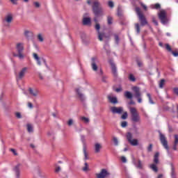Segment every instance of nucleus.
Returning <instances> with one entry per match:
<instances>
[{
    "instance_id": "1",
    "label": "nucleus",
    "mask_w": 178,
    "mask_h": 178,
    "mask_svg": "<svg viewBox=\"0 0 178 178\" xmlns=\"http://www.w3.org/2000/svg\"><path fill=\"white\" fill-rule=\"evenodd\" d=\"M92 9L96 17H98V16H102L104 15V8H102V6H101V3L98 0L92 2Z\"/></svg>"
},
{
    "instance_id": "2",
    "label": "nucleus",
    "mask_w": 178,
    "mask_h": 178,
    "mask_svg": "<svg viewBox=\"0 0 178 178\" xmlns=\"http://www.w3.org/2000/svg\"><path fill=\"white\" fill-rule=\"evenodd\" d=\"M129 111L131 115L132 122H134V123H139V122H141L140 114H138L136 108L130 107Z\"/></svg>"
},
{
    "instance_id": "3",
    "label": "nucleus",
    "mask_w": 178,
    "mask_h": 178,
    "mask_svg": "<svg viewBox=\"0 0 178 178\" xmlns=\"http://www.w3.org/2000/svg\"><path fill=\"white\" fill-rule=\"evenodd\" d=\"M16 49L18 52V54H15L14 56H17L19 59H24V55L23 54V51H24V43H17Z\"/></svg>"
},
{
    "instance_id": "4",
    "label": "nucleus",
    "mask_w": 178,
    "mask_h": 178,
    "mask_svg": "<svg viewBox=\"0 0 178 178\" xmlns=\"http://www.w3.org/2000/svg\"><path fill=\"white\" fill-rule=\"evenodd\" d=\"M136 13L138 16V19L141 26H146V24H148V22H147L145 16H144V14H143V13H141V9L139 7L136 8Z\"/></svg>"
},
{
    "instance_id": "5",
    "label": "nucleus",
    "mask_w": 178,
    "mask_h": 178,
    "mask_svg": "<svg viewBox=\"0 0 178 178\" xmlns=\"http://www.w3.org/2000/svg\"><path fill=\"white\" fill-rule=\"evenodd\" d=\"M132 90L134 92V97L136 98L138 103L141 104L143 102V97L141 95V90L139 87L134 86Z\"/></svg>"
},
{
    "instance_id": "6",
    "label": "nucleus",
    "mask_w": 178,
    "mask_h": 178,
    "mask_svg": "<svg viewBox=\"0 0 178 178\" xmlns=\"http://www.w3.org/2000/svg\"><path fill=\"white\" fill-rule=\"evenodd\" d=\"M159 138L161 143V145L169 152V145H168V140L166 139V136L161 132H159Z\"/></svg>"
},
{
    "instance_id": "7",
    "label": "nucleus",
    "mask_w": 178,
    "mask_h": 178,
    "mask_svg": "<svg viewBox=\"0 0 178 178\" xmlns=\"http://www.w3.org/2000/svg\"><path fill=\"white\" fill-rule=\"evenodd\" d=\"M127 139L131 145L137 147L138 145V140L133 138V134L130 132L127 134Z\"/></svg>"
},
{
    "instance_id": "8",
    "label": "nucleus",
    "mask_w": 178,
    "mask_h": 178,
    "mask_svg": "<svg viewBox=\"0 0 178 178\" xmlns=\"http://www.w3.org/2000/svg\"><path fill=\"white\" fill-rule=\"evenodd\" d=\"M159 19H160L162 24H166L168 23V17L166 16V11L161 10L159 13Z\"/></svg>"
},
{
    "instance_id": "9",
    "label": "nucleus",
    "mask_w": 178,
    "mask_h": 178,
    "mask_svg": "<svg viewBox=\"0 0 178 178\" xmlns=\"http://www.w3.org/2000/svg\"><path fill=\"white\" fill-rule=\"evenodd\" d=\"M29 70V67H23L19 72L18 73V74L16 76V79L17 81H19V80H22L23 77H24V76H26V74L27 73V71Z\"/></svg>"
},
{
    "instance_id": "10",
    "label": "nucleus",
    "mask_w": 178,
    "mask_h": 178,
    "mask_svg": "<svg viewBox=\"0 0 178 178\" xmlns=\"http://www.w3.org/2000/svg\"><path fill=\"white\" fill-rule=\"evenodd\" d=\"M109 176V172L106 169H102L99 173L96 174L97 178H105Z\"/></svg>"
},
{
    "instance_id": "11",
    "label": "nucleus",
    "mask_w": 178,
    "mask_h": 178,
    "mask_svg": "<svg viewBox=\"0 0 178 178\" xmlns=\"http://www.w3.org/2000/svg\"><path fill=\"white\" fill-rule=\"evenodd\" d=\"M97 62H98V58H97L96 57H92L91 58V66L94 72H97L98 70V66L97 65Z\"/></svg>"
},
{
    "instance_id": "12",
    "label": "nucleus",
    "mask_w": 178,
    "mask_h": 178,
    "mask_svg": "<svg viewBox=\"0 0 178 178\" xmlns=\"http://www.w3.org/2000/svg\"><path fill=\"white\" fill-rule=\"evenodd\" d=\"M95 154H99L101 149H102V145L101 143H96L94 145Z\"/></svg>"
},
{
    "instance_id": "13",
    "label": "nucleus",
    "mask_w": 178,
    "mask_h": 178,
    "mask_svg": "<svg viewBox=\"0 0 178 178\" xmlns=\"http://www.w3.org/2000/svg\"><path fill=\"white\" fill-rule=\"evenodd\" d=\"M20 166H22V164L19 163L13 168V170L15 172L17 178L20 177Z\"/></svg>"
},
{
    "instance_id": "14",
    "label": "nucleus",
    "mask_w": 178,
    "mask_h": 178,
    "mask_svg": "<svg viewBox=\"0 0 178 178\" xmlns=\"http://www.w3.org/2000/svg\"><path fill=\"white\" fill-rule=\"evenodd\" d=\"M33 59H35V60H36L38 66H41V61L42 60L43 62H45V60H44L43 58H41L38 56V54H37L36 53H33Z\"/></svg>"
},
{
    "instance_id": "15",
    "label": "nucleus",
    "mask_w": 178,
    "mask_h": 178,
    "mask_svg": "<svg viewBox=\"0 0 178 178\" xmlns=\"http://www.w3.org/2000/svg\"><path fill=\"white\" fill-rule=\"evenodd\" d=\"M29 94H31L32 97H38V94H40V91L38 89H33L31 88H29Z\"/></svg>"
},
{
    "instance_id": "16",
    "label": "nucleus",
    "mask_w": 178,
    "mask_h": 178,
    "mask_svg": "<svg viewBox=\"0 0 178 178\" xmlns=\"http://www.w3.org/2000/svg\"><path fill=\"white\" fill-rule=\"evenodd\" d=\"M111 112L113 113H118L120 115L123 112V108L122 107H111Z\"/></svg>"
},
{
    "instance_id": "17",
    "label": "nucleus",
    "mask_w": 178,
    "mask_h": 178,
    "mask_svg": "<svg viewBox=\"0 0 178 178\" xmlns=\"http://www.w3.org/2000/svg\"><path fill=\"white\" fill-rule=\"evenodd\" d=\"M108 99L111 104H118V98L116 97H112L111 95H108Z\"/></svg>"
},
{
    "instance_id": "18",
    "label": "nucleus",
    "mask_w": 178,
    "mask_h": 178,
    "mask_svg": "<svg viewBox=\"0 0 178 178\" xmlns=\"http://www.w3.org/2000/svg\"><path fill=\"white\" fill-rule=\"evenodd\" d=\"M76 92L79 99H81V101H84V99H86V98L84 97V95L81 93V91L79 88L76 89Z\"/></svg>"
},
{
    "instance_id": "19",
    "label": "nucleus",
    "mask_w": 178,
    "mask_h": 178,
    "mask_svg": "<svg viewBox=\"0 0 178 178\" xmlns=\"http://www.w3.org/2000/svg\"><path fill=\"white\" fill-rule=\"evenodd\" d=\"M111 70L114 77H118V70L116 69V65L111 63Z\"/></svg>"
},
{
    "instance_id": "20",
    "label": "nucleus",
    "mask_w": 178,
    "mask_h": 178,
    "mask_svg": "<svg viewBox=\"0 0 178 178\" xmlns=\"http://www.w3.org/2000/svg\"><path fill=\"white\" fill-rule=\"evenodd\" d=\"M174 138H175V140H174V145H173L172 148H173L174 151H177V144H178V136L175 135Z\"/></svg>"
},
{
    "instance_id": "21",
    "label": "nucleus",
    "mask_w": 178,
    "mask_h": 178,
    "mask_svg": "<svg viewBox=\"0 0 178 178\" xmlns=\"http://www.w3.org/2000/svg\"><path fill=\"white\" fill-rule=\"evenodd\" d=\"M109 37L105 35V33L98 31V39L99 41H103L104 38H108Z\"/></svg>"
},
{
    "instance_id": "22",
    "label": "nucleus",
    "mask_w": 178,
    "mask_h": 178,
    "mask_svg": "<svg viewBox=\"0 0 178 178\" xmlns=\"http://www.w3.org/2000/svg\"><path fill=\"white\" fill-rule=\"evenodd\" d=\"M83 24L84 26H88V24H91V19L90 17L83 18Z\"/></svg>"
},
{
    "instance_id": "23",
    "label": "nucleus",
    "mask_w": 178,
    "mask_h": 178,
    "mask_svg": "<svg viewBox=\"0 0 178 178\" xmlns=\"http://www.w3.org/2000/svg\"><path fill=\"white\" fill-rule=\"evenodd\" d=\"M12 20H13V17L10 14L8 15L5 17V21L6 22V23H12Z\"/></svg>"
},
{
    "instance_id": "24",
    "label": "nucleus",
    "mask_w": 178,
    "mask_h": 178,
    "mask_svg": "<svg viewBox=\"0 0 178 178\" xmlns=\"http://www.w3.org/2000/svg\"><path fill=\"white\" fill-rule=\"evenodd\" d=\"M154 162L156 163V165L159 163V152H156L154 154Z\"/></svg>"
},
{
    "instance_id": "25",
    "label": "nucleus",
    "mask_w": 178,
    "mask_h": 178,
    "mask_svg": "<svg viewBox=\"0 0 178 178\" xmlns=\"http://www.w3.org/2000/svg\"><path fill=\"white\" fill-rule=\"evenodd\" d=\"M24 35L28 39L31 38V37H33V32L29 31H25Z\"/></svg>"
},
{
    "instance_id": "26",
    "label": "nucleus",
    "mask_w": 178,
    "mask_h": 178,
    "mask_svg": "<svg viewBox=\"0 0 178 178\" xmlns=\"http://www.w3.org/2000/svg\"><path fill=\"white\" fill-rule=\"evenodd\" d=\"M124 97L127 98L128 99H131L133 98V94L129 91H126L124 92Z\"/></svg>"
},
{
    "instance_id": "27",
    "label": "nucleus",
    "mask_w": 178,
    "mask_h": 178,
    "mask_svg": "<svg viewBox=\"0 0 178 178\" xmlns=\"http://www.w3.org/2000/svg\"><path fill=\"white\" fill-rule=\"evenodd\" d=\"M83 151L85 156V160L87 161V159H88V154H87V147H86V145H83Z\"/></svg>"
},
{
    "instance_id": "28",
    "label": "nucleus",
    "mask_w": 178,
    "mask_h": 178,
    "mask_svg": "<svg viewBox=\"0 0 178 178\" xmlns=\"http://www.w3.org/2000/svg\"><path fill=\"white\" fill-rule=\"evenodd\" d=\"M150 169H152L156 173V172H158V167H156V164H151Z\"/></svg>"
},
{
    "instance_id": "29",
    "label": "nucleus",
    "mask_w": 178,
    "mask_h": 178,
    "mask_svg": "<svg viewBox=\"0 0 178 178\" xmlns=\"http://www.w3.org/2000/svg\"><path fill=\"white\" fill-rule=\"evenodd\" d=\"M138 169H143V163L140 160H138V163L135 164Z\"/></svg>"
},
{
    "instance_id": "30",
    "label": "nucleus",
    "mask_w": 178,
    "mask_h": 178,
    "mask_svg": "<svg viewBox=\"0 0 178 178\" xmlns=\"http://www.w3.org/2000/svg\"><path fill=\"white\" fill-rule=\"evenodd\" d=\"M107 23L111 25L113 23V18L111 16L107 17Z\"/></svg>"
},
{
    "instance_id": "31",
    "label": "nucleus",
    "mask_w": 178,
    "mask_h": 178,
    "mask_svg": "<svg viewBox=\"0 0 178 178\" xmlns=\"http://www.w3.org/2000/svg\"><path fill=\"white\" fill-rule=\"evenodd\" d=\"M147 97L149 99V104H152V105H154V100H152V98L151 97V94L147 93Z\"/></svg>"
},
{
    "instance_id": "32",
    "label": "nucleus",
    "mask_w": 178,
    "mask_h": 178,
    "mask_svg": "<svg viewBox=\"0 0 178 178\" xmlns=\"http://www.w3.org/2000/svg\"><path fill=\"white\" fill-rule=\"evenodd\" d=\"M114 38H115V43L119 44V41H120V39L119 38V35L115 33Z\"/></svg>"
},
{
    "instance_id": "33",
    "label": "nucleus",
    "mask_w": 178,
    "mask_h": 178,
    "mask_svg": "<svg viewBox=\"0 0 178 178\" xmlns=\"http://www.w3.org/2000/svg\"><path fill=\"white\" fill-rule=\"evenodd\" d=\"M26 126L29 133H33V126H31L30 124H28Z\"/></svg>"
},
{
    "instance_id": "34",
    "label": "nucleus",
    "mask_w": 178,
    "mask_h": 178,
    "mask_svg": "<svg viewBox=\"0 0 178 178\" xmlns=\"http://www.w3.org/2000/svg\"><path fill=\"white\" fill-rule=\"evenodd\" d=\"M82 170L83 172H88L89 168H88V163H85V166L82 168Z\"/></svg>"
},
{
    "instance_id": "35",
    "label": "nucleus",
    "mask_w": 178,
    "mask_h": 178,
    "mask_svg": "<svg viewBox=\"0 0 178 178\" xmlns=\"http://www.w3.org/2000/svg\"><path fill=\"white\" fill-rule=\"evenodd\" d=\"M129 79L130 81H136V77H134V75L133 74H129Z\"/></svg>"
},
{
    "instance_id": "36",
    "label": "nucleus",
    "mask_w": 178,
    "mask_h": 178,
    "mask_svg": "<svg viewBox=\"0 0 178 178\" xmlns=\"http://www.w3.org/2000/svg\"><path fill=\"white\" fill-rule=\"evenodd\" d=\"M165 84V79H161L159 83V88H163Z\"/></svg>"
},
{
    "instance_id": "37",
    "label": "nucleus",
    "mask_w": 178,
    "mask_h": 178,
    "mask_svg": "<svg viewBox=\"0 0 178 178\" xmlns=\"http://www.w3.org/2000/svg\"><path fill=\"white\" fill-rule=\"evenodd\" d=\"M135 27H136V33L138 34H140V24H136Z\"/></svg>"
},
{
    "instance_id": "38",
    "label": "nucleus",
    "mask_w": 178,
    "mask_h": 178,
    "mask_svg": "<svg viewBox=\"0 0 178 178\" xmlns=\"http://www.w3.org/2000/svg\"><path fill=\"white\" fill-rule=\"evenodd\" d=\"M81 120H82L85 123H88V122H90V120L86 117H81Z\"/></svg>"
},
{
    "instance_id": "39",
    "label": "nucleus",
    "mask_w": 178,
    "mask_h": 178,
    "mask_svg": "<svg viewBox=\"0 0 178 178\" xmlns=\"http://www.w3.org/2000/svg\"><path fill=\"white\" fill-rule=\"evenodd\" d=\"M113 141L114 145H115V146L119 145V140H118V138L114 137V138H113Z\"/></svg>"
},
{
    "instance_id": "40",
    "label": "nucleus",
    "mask_w": 178,
    "mask_h": 178,
    "mask_svg": "<svg viewBox=\"0 0 178 178\" xmlns=\"http://www.w3.org/2000/svg\"><path fill=\"white\" fill-rule=\"evenodd\" d=\"M38 39L40 42L44 41V38H42V35L41 34L38 35Z\"/></svg>"
},
{
    "instance_id": "41",
    "label": "nucleus",
    "mask_w": 178,
    "mask_h": 178,
    "mask_svg": "<svg viewBox=\"0 0 178 178\" xmlns=\"http://www.w3.org/2000/svg\"><path fill=\"white\" fill-rule=\"evenodd\" d=\"M127 116H128L127 112H124V113L122 114L121 118L124 120L127 119Z\"/></svg>"
},
{
    "instance_id": "42",
    "label": "nucleus",
    "mask_w": 178,
    "mask_h": 178,
    "mask_svg": "<svg viewBox=\"0 0 178 178\" xmlns=\"http://www.w3.org/2000/svg\"><path fill=\"white\" fill-rule=\"evenodd\" d=\"M136 62H137L138 66L139 67H142V66H143V62H142L141 60H137Z\"/></svg>"
},
{
    "instance_id": "43",
    "label": "nucleus",
    "mask_w": 178,
    "mask_h": 178,
    "mask_svg": "<svg viewBox=\"0 0 178 178\" xmlns=\"http://www.w3.org/2000/svg\"><path fill=\"white\" fill-rule=\"evenodd\" d=\"M165 48H166L167 51H168L169 52H172V47H170V45L165 44Z\"/></svg>"
},
{
    "instance_id": "44",
    "label": "nucleus",
    "mask_w": 178,
    "mask_h": 178,
    "mask_svg": "<svg viewBox=\"0 0 178 178\" xmlns=\"http://www.w3.org/2000/svg\"><path fill=\"white\" fill-rule=\"evenodd\" d=\"M108 5L109 8H113V6H115V5L113 4V1H109L108 3Z\"/></svg>"
},
{
    "instance_id": "45",
    "label": "nucleus",
    "mask_w": 178,
    "mask_h": 178,
    "mask_svg": "<svg viewBox=\"0 0 178 178\" xmlns=\"http://www.w3.org/2000/svg\"><path fill=\"white\" fill-rule=\"evenodd\" d=\"M121 127H127V122L123 121V122L121 123Z\"/></svg>"
},
{
    "instance_id": "46",
    "label": "nucleus",
    "mask_w": 178,
    "mask_h": 178,
    "mask_svg": "<svg viewBox=\"0 0 178 178\" xmlns=\"http://www.w3.org/2000/svg\"><path fill=\"white\" fill-rule=\"evenodd\" d=\"M121 161L123 162V163H126V162H127V159H126V157L124 156H121Z\"/></svg>"
},
{
    "instance_id": "47",
    "label": "nucleus",
    "mask_w": 178,
    "mask_h": 178,
    "mask_svg": "<svg viewBox=\"0 0 178 178\" xmlns=\"http://www.w3.org/2000/svg\"><path fill=\"white\" fill-rule=\"evenodd\" d=\"M33 5H35L36 8H40V6H41V5L40 4V3H38V1L33 2Z\"/></svg>"
},
{
    "instance_id": "48",
    "label": "nucleus",
    "mask_w": 178,
    "mask_h": 178,
    "mask_svg": "<svg viewBox=\"0 0 178 178\" xmlns=\"http://www.w3.org/2000/svg\"><path fill=\"white\" fill-rule=\"evenodd\" d=\"M72 124H73V120L70 119V120H68V122H67V125H68V126H72Z\"/></svg>"
},
{
    "instance_id": "49",
    "label": "nucleus",
    "mask_w": 178,
    "mask_h": 178,
    "mask_svg": "<svg viewBox=\"0 0 178 178\" xmlns=\"http://www.w3.org/2000/svg\"><path fill=\"white\" fill-rule=\"evenodd\" d=\"M15 115L17 119H22V114H20V113H16Z\"/></svg>"
},
{
    "instance_id": "50",
    "label": "nucleus",
    "mask_w": 178,
    "mask_h": 178,
    "mask_svg": "<svg viewBox=\"0 0 178 178\" xmlns=\"http://www.w3.org/2000/svg\"><path fill=\"white\" fill-rule=\"evenodd\" d=\"M152 22L155 24V26H158V21H156L155 17L152 18Z\"/></svg>"
},
{
    "instance_id": "51",
    "label": "nucleus",
    "mask_w": 178,
    "mask_h": 178,
    "mask_svg": "<svg viewBox=\"0 0 178 178\" xmlns=\"http://www.w3.org/2000/svg\"><path fill=\"white\" fill-rule=\"evenodd\" d=\"M154 8H155V9H161V4H159V3H156V4L154 5Z\"/></svg>"
},
{
    "instance_id": "52",
    "label": "nucleus",
    "mask_w": 178,
    "mask_h": 178,
    "mask_svg": "<svg viewBox=\"0 0 178 178\" xmlns=\"http://www.w3.org/2000/svg\"><path fill=\"white\" fill-rule=\"evenodd\" d=\"M95 29L96 30H97V31H99V29H101V26L99 25V24H96Z\"/></svg>"
},
{
    "instance_id": "53",
    "label": "nucleus",
    "mask_w": 178,
    "mask_h": 178,
    "mask_svg": "<svg viewBox=\"0 0 178 178\" xmlns=\"http://www.w3.org/2000/svg\"><path fill=\"white\" fill-rule=\"evenodd\" d=\"M106 46H104V49H105V51H106V53L107 55H110V54H111V50L106 49Z\"/></svg>"
},
{
    "instance_id": "54",
    "label": "nucleus",
    "mask_w": 178,
    "mask_h": 178,
    "mask_svg": "<svg viewBox=\"0 0 178 178\" xmlns=\"http://www.w3.org/2000/svg\"><path fill=\"white\" fill-rule=\"evenodd\" d=\"M147 151H149V152H151V151H152V144H150L149 145V147H147Z\"/></svg>"
},
{
    "instance_id": "55",
    "label": "nucleus",
    "mask_w": 178,
    "mask_h": 178,
    "mask_svg": "<svg viewBox=\"0 0 178 178\" xmlns=\"http://www.w3.org/2000/svg\"><path fill=\"white\" fill-rule=\"evenodd\" d=\"M171 52H172L173 56H175V57L178 56V51H172Z\"/></svg>"
},
{
    "instance_id": "56",
    "label": "nucleus",
    "mask_w": 178,
    "mask_h": 178,
    "mask_svg": "<svg viewBox=\"0 0 178 178\" xmlns=\"http://www.w3.org/2000/svg\"><path fill=\"white\" fill-rule=\"evenodd\" d=\"M174 93L176 94V95H178V88H175L173 89Z\"/></svg>"
},
{
    "instance_id": "57",
    "label": "nucleus",
    "mask_w": 178,
    "mask_h": 178,
    "mask_svg": "<svg viewBox=\"0 0 178 178\" xmlns=\"http://www.w3.org/2000/svg\"><path fill=\"white\" fill-rule=\"evenodd\" d=\"M10 1L13 3V5H17V1L19 0H10Z\"/></svg>"
},
{
    "instance_id": "58",
    "label": "nucleus",
    "mask_w": 178,
    "mask_h": 178,
    "mask_svg": "<svg viewBox=\"0 0 178 178\" xmlns=\"http://www.w3.org/2000/svg\"><path fill=\"white\" fill-rule=\"evenodd\" d=\"M10 151L12 153L14 154V155H17V152H16V150L15 149H10Z\"/></svg>"
},
{
    "instance_id": "59",
    "label": "nucleus",
    "mask_w": 178,
    "mask_h": 178,
    "mask_svg": "<svg viewBox=\"0 0 178 178\" xmlns=\"http://www.w3.org/2000/svg\"><path fill=\"white\" fill-rule=\"evenodd\" d=\"M118 16H122V11H120V8H118Z\"/></svg>"
},
{
    "instance_id": "60",
    "label": "nucleus",
    "mask_w": 178,
    "mask_h": 178,
    "mask_svg": "<svg viewBox=\"0 0 178 178\" xmlns=\"http://www.w3.org/2000/svg\"><path fill=\"white\" fill-rule=\"evenodd\" d=\"M55 171L56 173H58V172H60V166L56 167Z\"/></svg>"
},
{
    "instance_id": "61",
    "label": "nucleus",
    "mask_w": 178,
    "mask_h": 178,
    "mask_svg": "<svg viewBox=\"0 0 178 178\" xmlns=\"http://www.w3.org/2000/svg\"><path fill=\"white\" fill-rule=\"evenodd\" d=\"M28 106H29V108H30L31 109H33V104H31V102H29V103H28Z\"/></svg>"
},
{
    "instance_id": "62",
    "label": "nucleus",
    "mask_w": 178,
    "mask_h": 178,
    "mask_svg": "<svg viewBox=\"0 0 178 178\" xmlns=\"http://www.w3.org/2000/svg\"><path fill=\"white\" fill-rule=\"evenodd\" d=\"M115 91L116 92H120V91H122V88H116V89L115 90Z\"/></svg>"
},
{
    "instance_id": "63",
    "label": "nucleus",
    "mask_w": 178,
    "mask_h": 178,
    "mask_svg": "<svg viewBox=\"0 0 178 178\" xmlns=\"http://www.w3.org/2000/svg\"><path fill=\"white\" fill-rule=\"evenodd\" d=\"M102 80L104 83H106V76H103Z\"/></svg>"
},
{
    "instance_id": "64",
    "label": "nucleus",
    "mask_w": 178,
    "mask_h": 178,
    "mask_svg": "<svg viewBox=\"0 0 178 178\" xmlns=\"http://www.w3.org/2000/svg\"><path fill=\"white\" fill-rule=\"evenodd\" d=\"M141 6L143 8V9L145 10H147V6H145V5H144V4H141Z\"/></svg>"
}]
</instances>
